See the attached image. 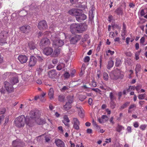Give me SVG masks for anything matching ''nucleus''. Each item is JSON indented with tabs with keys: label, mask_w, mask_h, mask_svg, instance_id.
Segmentation results:
<instances>
[{
	"label": "nucleus",
	"mask_w": 147,
	"mask_h": 147,
	"mask_svg": "<svg viewBox=\"0 0 147 147\" xmlns=\"http://www.w3.org/2000/svg\"><path fill=\"white\" fill-rule=\"evenodd\" d=\"M121 63V60L119 59H117L115 63V65L117 66H120Z\"/></svg>",
	"instance_id": "35"
},
{
	"label": "nucleus",
	"mask_w": 147,
	"mask_h": 147,
	"mask_svg": "<svg viewBox=\"0 0 147 147\" xmlns=\"http://www.w3.org/2000/svg\"><path fill=\"white\" fill-rule=\"evenodd\" d=\"M84 61L85 62H88L90 60V57L88 56L84 58Z\"/></svg>",
	"instance_id": "52"
},
{
	"label": "nucleus",
	"mask_w": 147,
	"mask_h": 147,
	"mask_svg": "<svg viewBox=\"0 0 147 147\" xmlns=\"http://www.w3.org/2000/svg\"><path fill=\"white\" fill-rule=\"evenodd\" d=\"M5 90L3 88L0 89V92L1 94H4L5 93Z\"/></svg>",
	"instance_id": "56"
},
{
	"label": "nucleus",
	"mask_w": 147,
	"mask_h": 147,
	"mask_svg": "<svg viewBox=\"0 0 147 147\" xmlns=\"http://www.w3.org/2000/svg\"><path fill=\"white\" fill-rule=\"evenodd\" d=\"M134 126L136 128L138 127L139 126V124L138 122H135L134 123Z\"/></svg>",
	"instance_id": "58"
},
{
	"label": "nucleus",
	"mask_w": 147,
	"mask_h": 147,
	"mask_svg": "<svg viewBox=\"0 0 147 147\" xmlns=\"http://www.w3.org/2000/svg\"><path fill=\"white\" fill-rule=\"evenodd\" d=\"M129 103L130 102H125L121 106L120 109H122L126 107Z\"/></svg>",
	"instance_id": "36"
},
{
	"label": "nucleus",
	"mask_w": 147,
	"mask_h": 147,
	"mask_svg": "<svg viewBox=\"0 0 147 147\" xmlns=\"http://www.w3.org/2000/svg\"><path fill=\"white\" fill-rule=\"evenodd\" d=\"M89 38L88 35L87 34L85 35L84 38L82 40L81 44H83V43H85V44H87L88 45L90 43V40Z\"/></svg>",
	"instance_id": "17"
},
{
	"label": "nucleus",
	"mask_w": 147,
	"mask_h": 147,
	"mask_svg": "<svg viewBox=\"0 0 147 147\" xmlns=\"http://www.w3.org/2000/svg\"><path fill=\"white\" fill-rule=\"evenodd\" d=\"M4 84L5 87L7 92H11L13 90V88L12 84H10L9 82L6 81L4 82Z\"/></svg>",
	"instance_id": "11"
},
{
	"label": "nucleus",
	"mask_w": 147,
	"mask_h": 147,
	"mask_svg": "<svg viewBox=\"0 0 147 147\" xmlns=\"http://www.w3.org/2000/svg\"><path fill=\"white\" fill-rule=\"evenodd\" d=\"M92 90L94 91L97 92H100V90L98 88H92Z\"/></svg>",
	"instance_id": "48"
},
{
	"label": "nucleus",
	"mask_w": 147,
	"mask_h": 147,
	"mask_svg": "<svg viewBox=\"0 0 147 147\" xmlns=\"http://www.w3.org/2000/svg\"><path fill=\"white\" fill-rule=\"evenodd\" d=\"M50 44V42L48 38H44L42 39L40 42L39 45L41 48H43L44 47L49 46Z\"/></svg>",
	"instance_id": "7"
},
{
	"label": "nucleus",
	"mask_w": 147,
	"mask_h": 147,
	"mask_svg": "<svg viewBox=\"0 0 147 147\" xmlns=\"http://www.w3.org/2000/svg\"><path fill=\"white\" fill-rule=\"evenodd\" d=\"M136 107V105L135 104H131L129 107V109H131Z\"/></svg>",
	"instance_id": "51"
},
{
	"label": "nucleus",
	"mask_w": 147,
	"mask_h": 147,
	"mask_svg": "<svg viewBox=\"0 0 147 147\" xmlns=\"http://www.w3.org/2000/svg\"><path fill=\"white\" fill-rule=\"evenodd\" d=\"M31 29L30 26L27 25L22 26L20 28V30L22 32L27 34L30 31Z\"/></svg>",
	"instance_id": "13"
},
{
	"label": "nucleus",
	"mask_w": 147,
	"mask_h": 147,
	"mask_svg": "<svg viewBox=\"0 0 147 147\" xmlns=\"http://www.w3.org/2000/svg\"><path fill=\"white\" fill-rule=\"evenodd\" d=\"M68 89V87L67 86H64L63 88L61 89V91H64Z\"/></svg>",
	"instance_id": "47"
},
{
	"label": "nucleus",
	"mask_w": 147,
	"mask_h": 147,
	"mask_svg": "<svg viewBox=\"0 0 147 147\" xmlns=\"http://www.w3.org/2000/svg\"><path fill=\"white\" fill-rule=\"evenodd\" d=\"M107 53H110L111 55H113L114 53V51H112L111 50H109L108 51Z\"/></svg>",
	"instance_id": "60"
},
{
	"label": "nucleus",
	"mask_w": 147,
	"mask_h": 147,
	"mask_svg": "<svg viewBox=\"0 0 147 147\" xmlns=\"http://www.w3.org/2000/svg\"><path fill=\"white\" fill-rule=\"evenodd\" d=\"M53 50L50 47H47L45 48L43 50L44 53L47 55H50L53 53Z\"/></svg>",
	"instance_id": "15"
},
{
	"label": "nucleus",
	"mask_w": 147,
	"mask_h": 147,
	"mask_svg": "<svg viewBox=\"0 0 147 147\" xmlns=\"http://www.w3.org/2000/svg\"><path fill=\"white\" fill-rule=\"evenodd\" d=\"M36 58L33 56H31L29 60L28 66L30 67L34 66L36 64Z\"/></svg>",
	"instance_id": "12"
},
{
	"label": "nucleus",
	"mask_w": 147,
	"mask_h": 147,
	"mask_svg": "<svg viewBox=\"0 0 147 147\" xmlns=\"http://www.w3.org/2000/svg\"><path fill=\"white\" fill-rule=\"evenodd\" d=\"M86 131L88 134H91L92 133V130L91 129H87Z\"/></svg>",
	"instance_id": "62"
},
{
	"label": "nucleus",
	"mask_w": 147,
	"mask_h": 147,
	"mask_svg": "<svg viewBox=\"0 0 147 147\" xmlns=\"http://www.w3.org/2000/svg\"><path fill=\"white\" fill-rule=\"evenodd\" d=\"M113 27L114 29L117 28L118 30H119L121 28V26L117 24H114L113 26Z\"/></svg>",
	"instance_id": "45"
},
{
	"label": "nucleus",
	"mask_w": 147,
	"mask_h": 147,
	"mask_svg": "<svg viewBox=\"0 0 147 147\" xmlns=\"http://www.w3.org/2000/svg\"><path fill=\"white\" fill-rule=\"evenodd\" d=\"M65 67V64L63 63H61L58 65L57 67V69L58 70H60Z\"/></svg>",
	"instance_id": "29"
},
{
	"label": "nucleus",
	"mask_w": 147,
	"mask_h": 147,
	"mask_svg": "<svg viewBox=\"0 0 147 147\" xmlns=\"http://www.w3.org/2000/svg\"><path fill=\"white\" fill-rule=\"evenodd\" d=\"M135 89V87L134 86H130L129 88L127 90V91H129V89L134 90Z\"/></svg>",
	"instance_id": "53"
},
{
	"label": "nucleus",
	"mask_w": 147,
	"mask_h": 147,
	"mask_svg": "<svg viewBox=\"0 0 147 147\" xmlns=\"http://www.w3.org/2000/svg\"><path fill=\"white\" fill-rule=\"evenodd\" d=\"M139 55V53H136L135 54V59L136 60H138L139 58V57H138Z\"/></svg>",
	"instance_id": "57"
},
{
	"label": "nucleus",
	"mask_w": 147,
	"mask_h": 147,
	"mask_svg": "<svg viewBox=\"0 0 147 147\" xmlns=\"http://www.w3.org/2000/svg\"><path fill=\"white\" fill-rule=\"evenodd\" d=\"M65 98V97L64 96L60 95L58 97V100L60 101H64Z\"/></svg>",
	"instance_id": "38"
},
{
	"label": "nucleus",
	"mask_w": 147,
	"mask_h": 147,
	"mask_svg": "<svg viewBox=\"0 0 147 147\" xmlns=\"http://www.w3.org/2000/svg\"><path fill=\"white\" fill-rule=\"evenodd\" d=\"M64 77L65 78H68L70 76V75L68 72H66L64 74Z\"/></svg>",
	"instance_id": "44"
},
{
	"label": "nucleus",
	"mask_w": 147,
	"mask_h": 147,
	"mask_svg": "<svg viewBox=\"0 0 147 147\" xmlns=\"http://www.w3.org/2000/svg\"><path fill=\"white\" fill-rule=\"evenodd\" d=\"M51 39L53 42V46L55 48L61 47L64 44V41L59 39L55 33L52 34L51 37Z\"/></svg>",
	"instance_id": "4"
},
{
	"label": "nucleus",
	"mask_w": 147,
	"mask_h": 147,
	"mask_svg": "<svg viewBox=\"0 0 147 147\" xmlns=\"http://www.w3.org/2000/svg\"><path fill=\"white\" fill-rule=\"evenodd\" d=\"M81 37L79 35H76L72 38L70 40V43L71 44H75L78 41L80 40Z\"/></svg>",
	"instance_id": "16"
},
{
	"label": "nucleus",
	"mask_w": 147,
	"mask_h": 147,
	"mask_svg": "<svg viewBox=\"0 0 147 147\" xmlns=\"http://www.w3.org/2000/svg\"><path fill=\"white\" fill-rule=\"evenodd\" d=\"M70 28L71 31L73 34L76 32H82L87 29V26L82 24H73L71 25Z\"/></svg>",
	"instance_id": "2"
},
{
	"label": "nucleus",
	"mask_w": 147,
	"mask_h": 147,
	"mask_svg": "<svg viewBox=\"0 0 147 147\" xmlns=\"http://www.w3.org/2000/svg\"><path fill=\"white\" fill-rule=\"evenodd\" d=\"M18 59L21 63H24L27 61L28 57L25 55H20L18 57Z\"/></svg>",
	"instance_id": "14"
},
{
	"label": "nucleus",
	"mask_w": 147,
	"mask_h": 147,
	"mask_svg": "<svg viewBox=\"0 0 147 147\" xmlns=\"http://www.w3.org/2000/svg\"><path fill=\"white\" fill-rule=\"evenodd\" d=\"M18 82V80L17 77H13L10 80V82L12 85L15 84L17 83Z\"/></svg>",
	"instance_id": "22"
},
{
	"label": "nucleus",
	"mask_w": 147,
	"mask_h": 147,
	"mask_svg": "<svg viewBox=\"0 0 147 147\" xmlns=\"http://www.w3.org/2000/svg\"><path fill=\"white\" fill-rule=\"evenodd\" d=\"M126 30H122V33L121 35L122 36H124L126 34Z\"/></svg>",
	"instance_id": "55"
},
{
	"label": "nucleus",
	"mask_w": 147,
	"mask_h": 147,
	"mask_svg": "<svg viewBox=\"0 0 147 147\" xmlns=\"http://www.w3.org/2000/svg\"><path fill=\"white\" fill-rule=\"evenodd\" d=\"M30 118L31 123V125L33 123L36 122L38 124H40V118L39 111L36 109L30 111Z\"/></svg>",
	"instance_id": "3"
},
{
	"label": "nucleus",
	"mask_w": 147,
	"mask_h": 147,
	"mask_svg": "<svg viewBox=\"0 0 147 147\" xmlns=\"http://www.w3.org/2000/svg\"><path fill=\"white\" fill-rule=\"evenodd\" d=\"M72 123L73 124V128L77 130L80 129V122L78 119L76 117H73L72 120Z\"/></svg>",
	"instance_id": "6"
},
{
	"label": "nucleus",
	"mask_w": 147,
	"mask_h": 147,
	"mask_svg": "<svg viewBox=\"0 0 147 147\" xmlns=\"http://www.w3.org/2000/svg\"><path fill=\"white\" fill-rule=\"evenodd\" d=\"M7 33L5 31H3L0 33V45L5 43L6 36Z\"/></svg>",
	"instance_id": "9"
},
{
	"label": "nucleus",
	"mask_w": 147,
	"mask_h": 147,
	"mask_svg": "<svg viewBox=\"0 0 147 147\" xmlns=\"http://www.w3.org/2000/svg\"><path fill=\"white\" fill-rule=\"evenodd\" d=\"M115 12L117 14L121 15L123 13V11L122 9L120 8H117L115 11Z\"/></svg>",
	"instance_id": "33"
},
{
	"label": "nucleus",
	"mask_w": 147,
	"mask_h": 147,
	"mask_svg": "<svg viewBox=\"0 0 147 147\" xmlns=\"http://www.w3.org/2000/svg\"><path fill=\"white\" fill-rule=\"evenodd\" d=\"M146 127V126L145 125H141L140 127V128L142 130H144Z\"/></svg>",
	"instance_id": "49"
},
{
	"label": "nucleus",
	"mask_w": 147,
	"mask_h": 147,
	"mask_svg": "<svg viewBox=\"0 0 147 147\" xmlns=\"http://www.w3.org/2000/svg\"><path fill=\"white\" fill-rule=\"evenodd\" d=\"M109 96L110 98V100H115V97L113 93L112 92H110Z\"/></svg>",
	"instance_id": "30"
},
{
	"label": "nucleus",
	"mask_w": 147,
	"mask_h": 147,
	"mask_svg": "<svg viewBox=\"0 0 147 147\" xmlns=\"http://www.w3.org/2000/svg\"><path fill=\"white\" fill-rule=\"evenodd\" d=\"M5 111V108L2 109V110L0 112V114H4Z\"/></svg>",
	"instance_id": "63"
},
{
	"label": "nucleus",
	"mask_w": 147,
	"mask_h": 147,
	"mask_svg": "<svg viewBox=\"0 0 147 147\" xmlns=\"http://www.w3.org/2000/svg\"><path fill=\"white\" fill-rule=\"evenodd\" d=\"M111 77L113 80H116L119 78H122L123 75L119 70H115L113 73L111 75Z\"/></svg>",
	"instance_id": "5"
},
{
	"label": "nucleus",
	"mask_w": 147,
	"mask_h": 147,
	"mask_svg": "<svg viewBox=\"0 0 147 147\" xmlns=\"http://www.w3.org/2000/svg\"><path fill=\"white\" fill-rule=\"evenodd\" d=\"M145 97V94H140L138 96L139 99L141 100L143 99Z\"/></svg>",
	"instance_id": "43"
},
{
	"label": "nucleus",
	"mask_w": 147,
	"mask_h": 147,
	"mask_svg": "<svg viewBox=\"0 0 147 147\" xmlns=\"http://www.w3.org/2000/svg\"><path fill=\"white\" fill-rule=\"evenodd\" d=\"M38 27L40 30H43L47 28V25L46 21L43 20L40 22L38 23Z\"/></svg>",
	"instance_id": "8"
},
{
	"label": "nucleus",
	"mask_w": 147,
	"mask_h": 147,
	"mask_svg": "<svg viewBox=\"0 0 147 147\" xmlns=\"http://www.w3.org/2000/svg\"><path fill=\"white\" fill-rule=\"evenodd\" d=\"M67 102L71 104L73 100V96H68L67 97Z\"/></svg>",
	"instance_id": "28"
},
{
	"label": "nucleus",
	"mask_w": 147,
	"mask_h": 147,
	"mask_svg": "<svg viewBox=\"0 0 147 147\" xmlns=\"http://www.w3.org/2000/svg\"><path fill=\"white\" fill-rule=\"evenodd\" d=\"M30 119L25 118L24 116L22 115L16 118L15 120V125L19 128L22 127L25 125V123L29 126H31V123Z\"/></svg>",
	"instance_id": "1"
},
{
	"label": "nucleus",
	"mask_w": 147,
	"mask_h": 147,
	"mask_svg": "<svg viewBox=\"0 0 147 147\" xmlns=\"http://www.w3.org/2000/svg\"><path fill=\"white\" fill-rule=\"evenodd\" d=\"M75 11H76L75 9H72L68 11V13L69 14L74 16Z\"/></svg>",
	"instance_id": "41"
},
{
	"label": "nucleus",
	"mask_w": 147,
	"mask_h": 147,
	"mask_svg": "<svg viewBox=\"0 0 147 147\" xmlns=\"http://www.w3.org/2000/svg\"><path fill=\"white\" fill-rule=\"evenodd\" d=\"M92 124L94 126H96L97 127H98V125L96 124V122L94 121V119L92 120Z\"/></svg>",
	"instance_id": "59"
},
{
	"label": "nucleus",
	"mask_w": 147,
	"mask_h": 147,
	"mask_svg": "<svg viewBox=\"0 0 147 147\" xmlns=\"http://www.w3.org/2000/svg\"><path fill=\"white\" fill-rule=\"evenodd\" d=\"M48 74L49 77L53 79L55 78L57 74V73L55 70L53 69L49 71Z\"/></svg>",
	"instance_id": "18"
},
{
	"label": "nucleus",
	"mask_w": 147,
	"mask_h": 147,
	"mask_svg": "<svg viewBox=\"0 0 147 147\" xmlns=\"http://www.w3.org/2000/svg\"><path fill=\"white\" fill-rule=\"evenodd\" d=\"M55 143L56 145L58 147H64L65 146L64 143L61 140L59 139H56L55 140Z\"/></svg>",
	"instance_id": "19"
},
{
	"label": "nucleus",
	"mask_w": 147,
	"mask_h": 147,
	"mask_svg": "<svg viewBox=\"0 0 147 147\" xmlns=\"http://www.w3.org/2000/svg\"><path fill=\"white\" fill-rule=\"evenodd\" d=\"M76 18L78 21L81 22L86 18V16L84 14L81 13L78 16L76 17Z\"/></svg>",
	"instance_id": "20"
},
{
	"label": "nucleus",
	"mask_w": 147,
	"mask_h": 147,
	"mask_svg": "<svg viewBox=\"0 0 147 147\" xmlns=\"http://www.w3.org/2000/svg\"><path fill=\"white\" fill-rule=\"evenodd\" d=\"M12 146L14 147H23L24 146V144L20 140H16L13 141Z\"/></svg>",
	"instance_id": "10"
},
{
	"label": "nucleus",
	"mask_w": 147,
	"mask_h": 147,
	"mask_svg": "<svg viewBox=\"0 0 147 147\" xmlns=\"http://www.w3.org/2000/svg\"><path fill=\"white\" fill-rule=\"evenodd\" d=\"M75 10L76 11L74 12V16H76V17L78 16L81 14V13L79 12V10L75 9Z\"/></svg>",
	"instance_id": "39"
},
{
	"label": "nucleus",
	"mask_w": 147,
	"mask_h": 147,
	"mask_svg": "<svg viewBox=\"0 0 147 147\" xmlns=\"http://www.w3.org/2000/svg\"><path fill=\"white\" fill-rule=\"evenodd\" d=\"M69 143L71 144V147H74L75 146V144L73 143L71 141H69Z\"/></svg>",
	"instance_id": "61"
},
{
	"label": "nucleus",
	"mask_w": 147,
	"mask_h": 147,
	"mask_svg": "<svg viewBox=\"0 0 147 147\" xmlns=\"http://www.w3.org/2000/svg\"><path fill=\"white\" fill-rule=\"evenodd\" d=\"M81 88L83 90H87L88 88L87 86L86 85H84L82 86Z\"/></svg>",
	"instance_id": "50"
},
{
	"label": "nucleus",
	"mask_w": 147,
	"mask_h": 147,
	"mask_svg": "<svg viewBox=\"0 0 147 147\" xmlns=\"http://www.w3.org/2000/svg\"><path fill=\"white\" fill-rule=\"evenodd\" d=\"M92 86L93 87H95L96 86V84L95 82L93 81L92 82Z\"/></svg>",
	"instance_id": "64"
},
{
	"label": "nucleus",
	"mask_w": 147,
	"mask_h": 147,
	"mask_svg": "<svg viewBox=\"0 0 147 147\" xmlns=\"http://www.w3.org/2000/svg\"><path fill=\"white\" fill-rule=\"evenodd\" d=\"M28 46L30 50H34L36 48V45L33 42L29 43H28Z\"/></svg>",
	"instance_id": "25"
},
{
	"label": "nucleus",
	"mask_w": 147,
	"mask_h": 147,
	"mask_svg": "<svg viewBox=\"0 0 147 147\" xmlns=\"http://www.w3.org/2000/svg\"><path fill=\"white\" fill-rule=\"evenodd\" d=\"M78 114L81 118H83L84 117V114L82 110H80V111H79Z\"/></svg>",
	"instance_id": "42"
},
{
	"label": "nucleus",
	"mask_w": 147,
	"mask_h": 147,
	"mask_svg": "<svg viewBox=\"0 0 147 147\" xmlns=\"http://www.w3.org/2000/svg\"><path fill=\"white\" fill-rule=\"evenodd\" d=\"M70 122V120L67 115H65L63 117V122L65 124V125L68 127H69V125L68 123Z\"/></svg>",
	"instance_id": "21"
},
{
	"label": "nucleus",
	"mask_w": 147,
	"mask_h": 147,
	"mask_svg": "<svg viewBox=\"0 0 147 147\" xmlns=\"http://www.w3.org/2000/svg\"><path fill=\"white\" fill-rule=\"evenodd\" d=\"M123 127L121 125H118L116 128V130L118 132H120L123 129Z\"/></svg>",
	"instance_id": "37"
},
{
	"label": "nucleus",
	"mask_w": 147,
	"mask_h": 147,
	"mask_svg": "<svg viewBox=\"0 0 147 147\" xmlns=\"http://www.w3.org/2000/svg\"><path fill=\"white\" fill-rule=\"evenodd\" d=\"M110 104L111 107L112 109H114L115 108V103L114 100H110Z\"/></svg>",
	"instance_id": "34"
},
{
	"label": "nucleus",
	"mask_w": 147,
	"mask_h": 147,
	"mask_svg": "<svg viewBox=\"0 0 147 147\" xmlns=\"http://www.w3.org/2000/svg\"><path fill=\"white\" fill-rule=\"evenodd\" d=\"M86 98V96L84 95H80L79 96V99L81 101L84 100Z\"/></svg>",
	"instance_id": "40"
},
{
	"label": "nucleus",
	"mask_w": 147,
	"mask_h": 147,
	"mask_svg": "<svg viewBox=\"0 0 147 147\" xmlns=\"http://www.w3.org/2000/svg\"><path fill=\"white\" fill-rule=\"evenodd\" d=\"M48 95L50 99H52L53 98L54 91L53 88H51L50 89Z\"/></svg>",
	"instance_id": "24"
},
{
	"label": "nucleus",
	"mask_w": 147,
	"mask_h": 147,
	"mask_svg": "<svg viewBox=\"0 0 147 147\" xmlns=\"http://www.w3.org/2000/svg\"><path fill=\"white\" fill-rule=\"evenodd\" d=\"M141 69V65L139 63L137 64L135 68L136 73V76H137V73L140 71Z\"/></svg>",
	"instance_id": "23"
},
{
	"label": "nucleus",
	"mask_w": 147,
	"mask_h": 147,
	"mask_svg": "<svg viewBox=\"0 0 147 147\" xmlns=\"http://www.w3.org/2000/svg\"><path fill=\"white\" fill-rule=\"evenodd\" d=\"M71 108V104L69 103H66V104L64 106V109L65 110H68Z\"/></svg>",
	"instance_id": "27"
},
{
	"label": "nucleus",
	"mask_w": 147,
	"mask_h": 147,
	"mask_svg": "<svg viewBox=\"0 0 147 147\" xmlns=\"http://www.w3.org/2000/svg\"><path fill=\"white\" fill-rule=\"evenodd\" d=\"M46 93L43 92L41 95L39 96V98L40 99L41 101H44L45 100V99L44 98V97Z\"/></svg>",
	"instance_id": "31"
},
{
	"label": "nucleus",
	"mask_w": 147,
	"mask_h": 147,
	"mask_svg": "<svg viewBox=\"0 0 147 147\" xmlns=\"http://www.w3.org/2000/svg\"><path fill=\"white\" fill-rule=\"evenodd\" d=\"M114 64V62L112 60H110L108 61V64L107 65V68L108 69H110L112 67Z\"/></svg>",
	"instance_id": "26"
},
{
	"label": "nucleus",
	"mask_w": 147,
	"mask_h": 147,
	"mask_svg": "<svg viewBox=\"0 0 147 147\" xmlns=\"http://www.w3.org/2000/svg\"><path fill=\"white\" fill-rule=\"evenodd\" d=\"M58 62V61L56 59H53L52 61V62L54 64H56Z\"/></svg>",
	"instance_id": "54"
},
{
	"label": "nucleus",
	"mask_w": 147,
	"mask_h": 147,
	"mask_svg": "<svg viewBox=\"0 0 147 147\" xmlns=\"http://www.w3.org/2000/svg\"><path fill=\"white\" fill-rule=\"evenodd\" d=\"M37 57L39 61L42 62V61L43 60V57H40L38 55L37 56Z\"/></svg>",
	"instance_id": "46"
},
{
	"label": "nucleus",
	"mask_w": 147,
	"mask_h": 147,
	"mask_svg": "<svg viewBox=\"0 0 147 147\" xmlns=\"http://www.w3.org/2000/svg\"><path fill=\"white\" fill-rule=\"evenodd\" d=\"M103 76L104 79L105 80H107L109 79V76L107 73L105 72H103Z\"/></svg>",
	"instance_id": "32"
}]
</instances>
